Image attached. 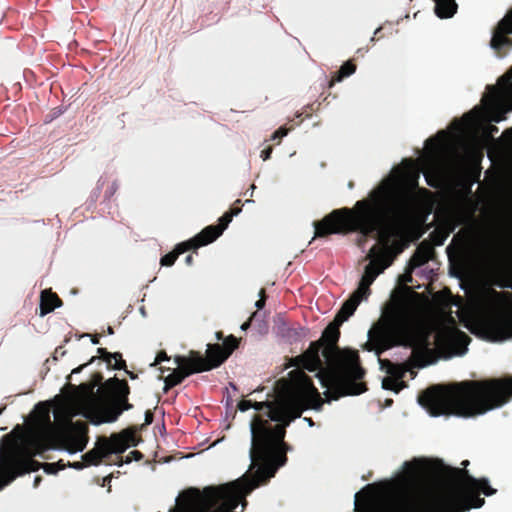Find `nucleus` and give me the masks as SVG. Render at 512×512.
Returning a JSON list of instances; mask_svg holds the SVG:
<instances>
[{
  "label": "nucleus",
  "mask_w": 512,
  "mask_h": 512,
  "mask_svg": "<svg viewBox=\"0 0 512 512\" xmlns=\"http://www.w3.org/2000/svg\"><path fill=\"white\" fill-rule=\"evenodd\" d=\"M281 393L275 401L253 402L257 411L266 409L264 418L254 415L251 421V468L258 465L249 490L266 483L276 472V467L268 463L277 446L283 444L286 427L300 417L305 409H318L322 399L312 379L302 370L295 369L289 373V379H281Z\"/></svg>",
  "instance_id": "1"
},
{
  "label": "nucleus",
  "mask_w": 512,
  "mask_h": 512,
  "mask_svg": "<svg viewBox=\"0 0 512 512\" xmlns=\"http://www.w3.org/2000/svg\"><path fill=\"white\" fill-rule=\"evenodd\" d=\"M340 326L333 320L324 329L321 338L311 342L302 354L291 358L289 364L310 372L318 371L322 385L335 388V400L341 396L359 395L367 390L366 384L360 382L365 370L360 365L358 352H341L337 346Z\"/></svg>",
  "instance_id": "2"
},
{
  "label": "nucleus",
  "mask_w": 512,
  "mask_h": 512,
  "mask_svg": "<svg viewBox=\"0 0 512 512\" xmlns=\"http://www.w3.org/2000/svg\"><path fill=\"white\" fill-rule=\"evenodd\" d=\"M368 350L377 355L393 347L412 349L414 365L423 368L436 361L431 330L421 317L418 304L405 297L394 302L368 333Z\"/></svg>",
  "instance_id": "3"
},
{
  "label": "nucleus",
  "mask_w": 512,
  "mask_h": 512,
  "mask_svg": "<svg viewBox=\"0 0 512 512\" xmlns=\"http://www.w3.org/2000/svg\"><path fill=\"white\" fill-rule=\"evenodd\" d=\"M512 398V378L462 381L446 388L434 385L423 391L418 402L431 415L475 417L500 408Z\"/></svg>",
  "instance_id": "4"
},
{
  "label": "nucleus",
  "mask_w": 512,
  "mask_h": 512,
  "mask_svg": "<svg viewBox=\"0 0 512 512\" xmlns=\"http://www.w3.org/2000/svg\"><path fill=\"white\" fill-rule=\"evenodd\" d=\"M372 197V203L367 200L356 203V207L361 210L359 212L350 208L336 209L322 220L315 221L314 239L354 231L369 236L379 231L381 238H385L388 243L391 225L402 217L406 204L398 198H392L384 188L373 191Z\"/></svg>",
  "instance_id": "5"
},
{
  "label": "nucleus",
  "mask_w": 512,
  "mask_h": 512,
  "mask_svg": "<svg viewBox=\"0 0 512 512\" xmlns=\"http://www.w3.org/2000/svg\"><path fill=\"white\" fill-rule=\"evenodd\" d=\"M103 381L99 372L92 375L90 382L73 386L75 392L71 395V402L80 409L92 412L96 418L94 423L115 422L124 411L131 410L133 405L129 402L130 386L124 379L116 376L106 380L101 388V395L96 399L94 389Z\"/></svg>",
  "instance_id": "6"
},
{
  "label": "nucleus",
  "mask_w": 512,
  "mask_h": 512,
  "mask_svg": "<svg viewBox=\"0 0 512 512\" xmlns=\"http://www.w3.org/2000/svg\"><path fill=\"white\" fill-rule=\"evenodd\" d=\"M492 302L484 316L483 327L493 340L512 338L511 295L491 289Z\"/></svg>",
  "instance_id": "7"
},
{
  "label": "nucleus",
  "mask_w": 512,
  "mask_h": 512,
  "mask_svg": "<svg viewBox=\"0 0 512 512\" xmlns=\"http://www.w3.org/2000/svg\"><path fill=\"white\" fill-rule=\"evenodd\" d=\"M38 418V428L29 434L24 442V453L30 457L41 455L55 448L59 439V429L50 418V408L47 403L40 402L35 407Z\"/></svg>",
  "instance_id": "8"
},
{
  "label": "nucleus",
  "mask_w": 512,
  "mask_h": 512,
  "mask_svg": "<svg viewBox=\"0 0 512 512\" xmlns=\"http://www.w3.org/2000/svg\"><path fill=\"white\" fill-rule=\"evenodd\" d=\"M136 432L135 427H129L112 434L109 438H100L97 447L82 456L85 465H99L107 455L123 453L128 447L136 446L139 442Z\"/></svg>",
  "instance_id": "9"
},
{
  "label": "nucleus",
  "mask_w": 512,
  "mask_h": 512,
  "mask_svg": "<svg viewBox=\"0 0 512 512\" xmlns=\"http://www.w3.org/2000/svg\"><path fill=\"white\" fill-rule=\"evenodd\" d=\"M238 346L239 339L230 335L225 338L223 344H208L206 357L193 350L190 351V355L197 367L200 369V372H204L219 367L228 359L233 351L238 348Z\"/></svg>",
  "instance_id": "10"
},
{
  "label": "nucleus",
  "mask_w": 512,
  "mask_h": 512,
  "mask_svg": "<svg viewBox=\"0 0 512 512\" xmlns=\"http://www.w3.org/2000/svg\"><path fill=\"white\" fill-rule=\"evenodd\" d=\"M452 243L460 257L474 260L482 253L483 238L474 226L460 229L453 237Z\"/></svg>",
  "instance_id": "11"
},
{
  "label": "nucleus",
  "mask_w": 512,
  "mask_h": 512,
  "mask_svg": "<svg viewBox=\"0 0 512 512\" xmlns=\"http://www.w3.org/2000/svg\"><path fill=\"white\" fill-rule=\"evenodd\" d=\"M55 416L56 418L62 416L64 425L69 428L63 431L59 430V436H62L63 441L66 444V449L72 453L77 451H83L88 441L87 427L85 426V424L82 422H77L76 424H73L71 422V415L66 414L63 411H58Z\"/></svg>",
  "instance_id": "12"
},
{
  "label": "nucleus",
  "mask_w": 512,
  "mask_h": 512,
  "mask_svg": "<svg viewBox=\"0 0 512 512\" xmlns=\"http://www.w3.org/2000/svg\"><path fill=\"white\" fill-rule=\"evenodd\" d=\"M174 361L177 364V368L173 369L172 372L165 377V392L179 385L186 377L194 373H200V369L197 367L190 354L189 356L177 355L174 357Z\"/></svg>",
  "instance_id": "13"
},
{
  "label": "nucleus",
  "mask_w": 512,
  "mask_h": 512,
  "mask_svg": "<svg viewBox=\"0 0 512 512\" xmlns=\"http://www.w3.org/2000/svg\"><path fill=\"white\" fill-rule=\"evenodd\" d=\"M241 200H236L229 211L225 212L218 220V225H209L200 232L199 238H205L202 244L214 242L228 227L234 216L241 212Z\"/></svg>",
  "instance_id": "14"
},
{
  "label": "nucleus",
  "mask_w": 512,
  "mask_h": 512,
  "mask_svg": "<svg viewBox=\"0 0 512 512\" xmlns=\"http://www.w3.org/2000/svg\"><path fill=\"white\" fill-rule=\"evenodd\" d=\"M25 462L20 461L14 452L8 453L2 462L1 475H0V490L5 486L9 485L16 479V475L19 474L16 469L20 468V473L29 470V468H23ZM30 469H32L30 467Z\"/></svg>",
  "instance_id": "15"
},
{
  "label": "nucleus",
  "mask_w": 512,
  "mask_h": 512,
  "mask_svg": "<svg viewBox=\"0 0 512 512\" xmlns=\"http://www.w3.org/2000/svg\"><path fill=\"white\" fill-rule=\"evenodd\" d=\"M200 233H198L195 237L191 238L188 241L181 242L176 245L175 249L166 255H164L161 260L160 264L162 266H172L175 261L177 260L178 256L180 254H183L184 252L191 250V249H198L201 246H205L206 244H202V242L205 240V238H199Z\"/></svg>",
  "instance_id": "16"
},
{
  "label": "nucleus",
  "mask_w": 512,
  "mask_h": 512,
  "mask_svg": "<svg viewBox=\"0 0 512 512\" xmlns=\"http://www.w3.org/2000/svg\"><path fill=\"white\" fill-rule=\"evenodd\" d=\"M97 353L99 354V357L102 358L109 368L115 369V370H125L126 374L131 379H136L137 374H135L132 371L127 370L126 361L123 360L122 354L120 352H108L106 348H98Z\"/></svg>",
  "instance_id": "17"
},
{
  "label": "nucleus",
  "mask_w": 512,
  "mask_h": 512,
  "mask_svg": "<svg viewBox=\"0 0 512 512\" xmlns=\"http://www.w3.org/2000/svg\"><path fill=\"white\" fill-rule=\"evenodd\" d=\"M435 251L433 246L426 241L419 244L414 254L412 255L409 265L412 269L426 264L434 255Z\"/></svg>",
  "instance_id": "18"
},
{
  "label": "nucleus",
  "mask_w": 512,
  "mask_h": 512,
  "mask_svg": "<svg viewBox=\"0 0 512 512\" xmlns=\"http://www.w3.org/2000/svg\"><path fill=\"white\" fill-rule=\"evenodd\" d=\"M62 306V300L51 289H45L40 295V316H45Z\"/></svg>",
  "instance_id": "19"
},
{
  "label": "nucleus",
  "mask_w": 512,
  "mask_h": 512,
  "mask_svg": "<svg viewBox=\"0 0 512 512\" xmlns=\"http://www.w3.org/2000/svg\"><path fill=\"white\" fill-rule=\"evenodd\" d=\"M391 262H387L386 258L382 256L377 261L370 262L364 270V273L362 275L361 280L365 282L366 285H371L376 277L384 270L386 269Z\"/></svg>",
  "instance_id": "20"
},
{
  "label": "nucleus",
  "mask_w": 512,
  "mask_h": 512,
  "mask_svg": "<svg viewBox=\"0 0 512 512\" xmlns=\"http://www.w3.org/2000/svg\"><path fill=\"white\" fill-rule=\"evenodd\" d=\"M435 14L441 18H451L457 12L458 5L455 0H434Z\"/></svg>",
  "instance_id": "21"
},
{
  "label": "nucleus",
  "mask_w": 512,
  "mask_h": 512,
  "mask_svg": "<svg viewBox=\"0 0 512 512\" xmlns=\"http://www.w3.org/2000/svg\"><path fill=\"white\" fill-rule=\"evenodd\" d=\"M359 304L360 302L357 297L350 296V298L343 303L334 320L338 322V324L342 325L343 322H345L350 316L354 314Z\"/></svg>",
  "instance_id": "22"
},
{
  "label": "nucleus",
  "mask_w": 512,
  "mask_h": 512,
  "mask_svg": "<svg viewBox=\"0 0 512 512\" xmlns=\"http://www.w3.org/2000/svg\"><path fill=\"white\" fill-rule=\"evenodd\" d=\"M470 341V338L463 331L455 329H446L439 332L436 336L437 345H441L443 342L452 340Z\"/></svg>",
  "instance_id": "23"
},
{
  "label": "nucleus",
  "mask_w": 512,
  "mask_h": 512,
  "mask_svg": "<svg viewBox=\"0 0 512 512\" xmlns=\"http://www.w3.org/2000/svg\"><path fill=\"white\" fill-rule=\"evenodd\" d=\"M356 71V64L352 60L346 61L340 69L332 76L329 85L333 86L336 82L342 81Z\"/></svg>",
  "instance_id": "24"
},
{
  "label": "nucleus",
  "mask_w": 512,
  "mask_h": 512,
  "mask_svg": "<svg viewBox=\"0 0 512 512\" xmlns=\"http://www.w3.org/2000/svg\"><path fill=\"white\" fill-rule=\"evenodd\" d=\"M384 363L387 364V374L389 377L397 379L398 381H404L403 378L407 371L406 367L400 364H394L388 359H385L383 361V364Z\"/></svg>",
  "instance_id": "25"
},
{
  "label": "nucleus",
  "mask_w": 512,
  "mask_h": 512,
  "mask_svg": "<svg viewBox=\"0 0 512 512\" xmlns=\"http://www.w3.org/2000/svg\"><path fill=\"white\" fill-rule=\"evenodd\" d=\"M491 47L498 53L505 47H512V39L503 33H493Z\"/></svg>",
  "instance_id": "26"
},
{
  "label": "nucleus",
  "mask_w": 512,
  "mask_h": 512,
  "mask_svg": "<svg viewBox=\"0 0 512 512\" xmlns=\"http://www.w3.org/2000/svg\"><path fill=\"white\" fill-rule=\"evenodd\" d=\"M382 387L386 390H392L398 393L399 391L407 387V383L405 381H398L397 379H393L388 376L383 379Z\"/></svg>",
  "instance_id": "27"
},
{
  "label": "nucleus",
  "mask_w": 512,
  "mask_h": 512,
  "mask_svg": "<svg viewBox=\"0 0 512 512\" xmlns=\"http://www.w3.org/2000/svg\"><path fill=\"white\" fill-rule=\"evenodd\" d=\"M494 32L503 33L505 35L512 33V11L498 23V26Z\"/></svg>",
  "instance_id": "28"
},
{
  "label": "nucleus",
  "mask_w": 512,
  "mask_h": 512,
  "mask_svg": "<svg viewBox=\"0 0 512 512\" xmlns=\"http://www.w3.org/2000/svg\"><path fill=\"white\" fill-rule=\"evenodd\" d=\"M369 294L370 285L365 286V282L360 280L357 290L351 296L357 297V299H359V302H361L363 299L367 298Z\"/></svg>",
  "instance_id": "29"
},
{
  "label": "nucleus",
  "mask_w": 512,
  "mask_h": 512,
  "mask_svg": "<svg viewBox=\"0 0 512 512\" xmlns=\"http://www.w3.org/2000/svg\"><path fill=\"white\" fill-rule=\"evenodd\" d=\"M39 467H43L44 471L48 474H55L59 470L64 469L65 465L62 463V461H58L56 463H44L43 465L40 464ZM40 468H38L39 470Z\"/></svg>",
  "instance_id": "30"
},
{
  "label": "nucleus",
  "mask_w": 512,
  "mask_h": 512,
  "mask_svg": "<svg viewBox=\"0 0 512 512\" xmlns=\"http://www.w3.org/2000/svg\"><path fill=\"white\" fill-rule=\"evenodd\" d=\"M447 236H448V233H440V232H436V231L431 233V238H432L433 244L436 246L443 245Z\"/></svg>",
  "instance_id": "31"
},
{
  "label": "nucleus",
  "mask_w": 512,
  "mask_h": 512,
  "mask_svg": "<svg viewBox=\"0 0 512 512\" xmlns=\"http://www.w3.org/2000/svg\"><path fill=\"white\" fill-rule=\"evenodd\" d=\"M199 496V490L196 488H189L182 493V497L188 502H192L195 497Z\"/></svg>",
  "instance_id": "32"
},
{
  "label": "nucleus",
  "mask_w": 512,
  "mask_h": 512,
  "mask_svg": "<svg viewBox=\"0 0 512 512\" xmlns=\"http://www.w3.org/2000/svg\"><path fill=\"white\" fill-rule=\"evenodd\" d=\"M500 83L505 85L508 90L512 91V68L500 78Z\"/></svg>",
  "instance_id": "33"
},
{
  "label": "nucleus",
  "mask_w": 512,
  "mask_h": 512,
  "mask_svg": "<svg viewBox=\"0 0 512 512\" xmlns=\"http://www.w3.org/2000/svg\"><path fill=\"white\" fill-rule=\"evenodd\" d=\"M290 129L286 128V127H280L279 129H277L273 135H272V140H276L278 139L279 141L288 134Z\"/></svg>",
  "instance_id": "34"
},
{
  "label": "nucleus",
  "mask_w": 512,
  "mask_h": 512,
  "mask_svg": "<svg viewBox=\"0 0 512 512\" xmlns=\"http://www.w3.org/2000/svg\"><path fill=\"white\" fill-rule=\"evenodd\" d=\"M290 129L286 128V127H280L279 129H277L273 135H272V140H276L278 139L279 141L288 134Z\"/></svg>",
  "instance_id": "35"
},
{
  "label": "nucleus",
  "mask_w": 512,
  "mask_h": 512,
  "mask_svg": "<svg viewBox=\"0 0 512 512\" xmlns=\"http://www.w3.org/2000/svg\"><path fill=\"white\" fill-rule=\"evenodd\" d=\"M290 129L286 128V127H280L279 129H277L273 135H272V140H276L278 139L279 141L288 134Z\"/></svg>",
  "instance_id": "36"
},
{
  "label": "nucleus",
  "mask_w": 512,
  "mask_h": 512,
  "mask_svg": "<svg viewBox=\"0 0 512 512\" xmlns=\"http://www.w3.org/2000/svg\"><path fill=\"white\" fill-rule=\"evenodd\" d=\"M259 296H260V299L256 301L255 306L257 307V309L260 310L265 306V303H266V294H265L264 288H262L260 290Z\"/></svg>",
  "instance_id": "37"
},
{
  "label": "nucleus",
  "mask_w": 512,
  "mask_h": 512,
  "mask_svg": "<svg viewBox=\"0 0 512 512\" xmlns=\"http://www.w3.org/2000/svg\"><path fill=\"white\" fill-rule=\"evenodd\" d=\"M170 358L169 356L167 355V353L165 351H160L158 352L156 358H155V361L154 363L152 364V366H155V365H158L160 364L161 362L163 361H168Z\"/></svg>",
  "instance_id": "38"
},
{
  "label": "nucleus",
  "mask_w": 512,
  "mask_h": 512,
  "mask_svg": "<svg viewBox=\"0 0 512 512\" xmlns=\"http://www.w3.org/2000/svg\"><path fill=\"white\" fill-rule=\"evenodd\" d=\"M253 402L251 400L243 399L238 403V409L242 412L252 408Z\"/></svg>",
  "instance_id": "39"
},
{
  "label": "nucleus",
  "mask_w": 512,
  "mask_h": 512,
  "mask_svg": "<svg viewBox=\"0 0 512 512\" xmlns=\"http://www.w3.org/2000/svg\"><path fill=\"white\" fill-rule=\"evenodd\" d=\"M143 458V454L138 451V450H133L129 453V455L127 456V460L126 462L129 463L131 462L132 459L136 460V461H139Z\"/></svg>",
  "instance_id": "40"
},
{
  "label": "nucleus",
  "mask_w": 512,
  "mask_h": 512,
  "mask_svg": "<svg viewBox=\"0 0 512 512\" xmlns=\"http://www.w3.org/2000/svg\"><path fill=\"white\" fill-rule=\"evenodd\" d=\"M505 112L502 111V110H497L495 112H493L492 116H491V120L494 121V122H501L502 120L505 119V116H504Z\"/></svg>",
  "instance_id": "41"
},
{
  "label": "nucleus",
  "mask_w": 512,
  "mask_h": 512,
  "mask_svg": "<svg viewBox=\"0 0 512 512\" xmlns=\"http://www.w3.org/2000/svg\"><path fill=\"white\" fill-rule=\"evenodd\" d=\"M384 29H385V28H384L383 26H381V27L377 28V29L375 30V32H374L373 37L370 39V41H371L372 43H374L375 41H378V40H380L381 38H383V37H384L383 30H384Z\"/></svg>",
  "instance_id": "42"
},
{
  "label": "nucleus",
  "mask_w": 512,
  "mask_h": 512,
  "mask_svg": "<svg viewBox=\"0 0 512 512\" xmlns=\"http://www.w3.org/2000/svg\"><path fill=\"white\" fill-rule=\"evenodd\" d=\"M96 359H97V357H96V356L91 357V359H90L88 362H86V363H84V364H82V365H80V366H78V367L74 368V369L72 370V373H73V374L80 373V372H81V371H82L86 366H88V365H90V364L94 363Z\"/></svg>",
  "instance_id": "43"
},
{
  "label": "nucleus",
  "mask_w": 512,
  "mask_h": 512,
  "mask_svg": "<svg viewBox=\"0 0 512 512\" xmlns=\"http://www.w3.org/2000/svg\"><path fill=\"white\" fill-rule=\"evenodd\" d=\"M117 189H118L117 183L115 181L112 182L110 187L105 191V197H107V198L112 197Z\"/></svg>",
  "instance_id": "44"
},
{
  "label": "nucleus",
  "mask_w": 512,
  "mask_h": 512,
  "mask_svg": "<svg viewBox=\"0 0 512 512\" xmlns=\"http://www.w3.org/2000/svg\"><path fill=\"white\" fill-rule=\"evenodd\" d=\"M90 337L91 338V342L94 344V345H97L100 343V337L101 335L100 334H94V335H91V334H88V333H85L83 335H81V337Z\"/></svg>",
  "instance_id": "45"
},
{
  "label": "nucleus",
  "mask_w": 512,
  "mask_h": 512,
  "mask_svg": "<svg viewBox=\"0 0 512 512\" xmlns=\"http://www.w3.org/2000/svg\"><path fill=\"white\" fill-rule=\"evenodd\" d=\"M271 153H272V147H270V146H269V147H267L266 149H263V150L261 151V155H260V156H261V158H262L264 161H266V160H268V159L270 158Z\"/></svg>",
  "instance_id": "46"
},
{
  "label": "nucleus",
  "mask_w": 512,
  "mask_h": 512,
  "mask_svg": "<svg viewBox=\"0 0 512 512\" xmlns=\"http://www.w3.org/2000/svg\"><path fill=\"white\" fill-rule=\"evenodd\" d=\"M153 419H154L153 413L150 410H147L145 412V423L147 425H149V424H151L153 422Z\"/></svg>",
  "instance_id": "47"
},
{
  "label": "nucleus",
  "mask_w": 512,
  "mask_h": 512,
  "mask_svg": "<svg viewBox=\"0 0 512 512\" xmlns=\"http://www.w3.org/2000/svg\"><path fill=\"white\" fill-rule=\"evenodd\" d=\"M256 315V312H254L251 317L246 321L244 322L242 325H241V329L242 330H247L250 326H251V322H252V318Z\"/></svg>",
  "instance_id": "48"
},
{
  "label": "nucleus",
  "mask_w": 512,
  "mask_h": 512,
  "mask_svg": "<svg viewBox=\"0 0 512 512\" xmlns=\"http://www.w3.org/2000/svg\"><path fill=\"white\" fill-rule=\"evenodd\" d=\"M69 466L75 468V469H83L84 467H86L87 465H85V462L84 461H81V462H74L72 464H69Z\"/></svg>",
  "instance_id": "49"
},
{
  "label": "nucleus",
  "mask_w": 512,
  "mask_h": 512,
  "mask_svg": "<svg viewBox=\"0 0 512 512\" xmlns=\"http://www.w3.org/2000/svg\"><path fill=\"white\" fill-rule=\"evenodd\" d=\"M498 286L502 287V288H512V282L511 281L501 282V283H498Z\"/></svg>",
  "instance_id": "50"
},
{
  "label": "nucleus",
  "mask_w": 512,
  "mask_h": 512,
  "mask_svg": "<svg viewBox=\"0 0 512 512\" xmlns=\"http://www.w3.org/2000/svg\"><path fill=\"white\" fill-rule=\"evenodd\" d=\"M185 263H186L187 265H189V266H190V265H192V264H193V256H192V255H188V256H186V258H185Z\"/></svg>",
  "instance_id": "51"
},
{
  "label": "nucleus",
  "mask_w": 512,
  "mask_h": 512,
  "mask_svg": "<svg viewBox=\"0 0 512 512\" xmlns=\"http://www.w3.org/2000/svg\"><path fill=\"white\" fill-rule=\"evenodd\" d=\"M453 125H455L457 128H459V129H460V128H462L463 123H462V121H461V120H459V119H455V120L453 121Z\"/></svg>",
  "instance_id": "52"
},
{
  "label": "nucleus",
  "mask_w": 512,
  "mask_h": 512,
  "mask_svg": "<svg viewBox=\"0 0 512 512\" xmlns=\"http://www.w3.org/2000/svg\"><path fill=\"white\" fill-rule=\"evenodd\" d=\"M216 339L224 341L225 339H224L223 332H221V331L216 332Z\"/></svg>",
  "instance_id": "53"
},
{
  "label": "nucleus",
  "mask_w": 512,
  "mask_h": 512,
  "mask_svg": "<svg viewBox=\"0 0 512 512\" xmlns=\"http://www.w3.org/2000/svg\"><path fill=\"white\" fill-rule=\"evenodd\" d=\"M489 132L492 134V133H496L498 132V128L494 125H490L489 126Z\"/></svg>",
  "instance_id": "54"
},
{
  "label": "nucleus",
  "mask_w": 512,
  "mask_h": 512,
  "mask_svg": "<svg viewBox=\"0 0 512 512\" xmlns=\"http://www.w3.org/2000/svg\"><path fill=\"white\" fill-rule=\"evenodd\" d=\"M40 482H41V477L40 476L35 477V479H34V486L37 487Z\"/></svg>",
  "instance_id": "55"
},
{
  "label": "nucleus",
  "mask_w": 512,
  "mask_h": 512,
  "mask_svg": "<svg viewBox=\"0 0 512 512\" xmlns=\"http://www.w3.org/2000/svg\"><path fill=\"white\" fill-rule=\"evenodd\" d=\"M384 360H385V359H379V362H380L381 368H382V369H385V371L387 372V364H385V363L383 364V361H384Z\"/></svg>",
  "instance_id": "56"
},
{
  "label": "nucleus",
  "mask_w": 512,
  "mask_h": 512,
  "mask_svg": "<svg viewBox=\"0 0 512 512\" xmlns=\"http://www.w3.org/2000/svg\"><path fill=\"white\" fill-rule=\"evenodd\" d=\"M107 334H109V335H113V334H114V329H113V327H111V326H108V327H107Z\"/></svg>",
  "instance_id": "57"
},
{
  "label": "nucleus",
  "mask_w": 512,
  "mask_h": 512,
  "mask_svg": "<svg viewBox=\"0 0 512 512\" xmlns=\"http://www.w3.org/2000/svg\"><path fill=\"white\" fill-rule=\"evenodd\" d=\"M470 118H471V114L470 113H466V114H464L462 120L467 121V120H470Z\"/></svg>",
  "instance_id": "58"
},
{
  "label": "nucleus",
  "mask_w": 512,
  "mask_h": 512,
  "mask_svg": "<svg viewBox=\"0 0 512 512\" xmlns=\"http://www.w3.org/2000/svg\"><path fill=\"white\" fill-rule=\"evenodd\" d=\"M418 189L423 194H429L430 193V191L428 189H426V188H418Z\"/></svg>",
  "instance_id": "59"
},
{
  "label": "nucleus",
  "mask_w": 512,
  "mask_h": 512,
  "mask_svg": "<svg viewBox=\"0 0 512 512\" xmlns=\"http://www.w3.org/2000/svg\"><path fill=\"white\" fill-rule=\"evenodd\" d=\"M426 179L429 186L436 187V185L428 177H426Z\"/></svg>",
  "instance_id": "60"
},
{
  "label": "nucleus",
  "mask_w": 512,
  "mask_h": 512,
  "mask_svg": "<svg viewBox=\"0 0 512 512\" xmlns=\"http://www.w3.org/2000/svg\"><path fill=\"white\" fill-rule=\"evenodd\" d=\"M371 489H373V485H371V484H369V485H367V486L365 487V490H371Z\"/></svg>",
  "instance_id": "61"
},
{
  "label": "nucleus",
  "mask_w": 512,
  "mask_h": 512,
  "mask_svg": "<svg viewBox=\"0 0 512 512\" xmlns=\"http://www.w3.org/2000/svg\"><path fill=\"white\" fill-rule=\"evenodd\" d=\"M359 495H360V492L356 493V495H355V498H356V500H355V501H356V503L358 502V497H359Z\"/></svg>",
  "instance_id": "62"
},
{
  "label": "nucleus",
  "mask_w": 512,
  "mask_h": 512,
  "mask_svg": "<svg viewBox=\"0 0 512 512\" xmlns=\"http://www.w3.org/2000/svg\"><path fill=\"white\" fill-rule=\"evenodd\" d=\"M450 249H451V246H448L447 247V252H448L449 255H450Z\"/></svg>",
  "instance_id": "63"
},
{
  "label": "nucleus",
  "mask_w": 512,
  "mask_h": 512,
  "mask_svg": "<svg viewBox=\"0 0 512 512\" xmlns=\"http://www.w3.org/2000/svg\"><path fill=\"white\" fill-rule=\"evenodd\" d=\"M2 410H3V409H0V414L2 413Z\"/></svg>",
  "instance_id": "64"
}]
</instances>
